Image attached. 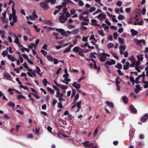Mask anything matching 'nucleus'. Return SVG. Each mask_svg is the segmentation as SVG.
<instances>
[{
  "instance_id": "1",
  "label": "nucleus",
  "mask_w": 148,
  "mask_h": 148,
  "mask_svg": "<svg viewBox=\"0 0 148 148\" xmlns=\"http://www.w3.org/2000/svg\"><path fill=\"white\" fill-rule=\"evenodd\" d=\"M48 3L46 0L44 2L40 3L39 5L43 10L45 11L50 8Z\"/></svg>"
},
{
  "instance_id": "2",
  "label": "nucleus",
  "mask_w": 148,
  "mask_h": 148,
  "mask_svg": "<svg viewBox=\"0 0 148 148\" xmlns=\"http://www.w3.org/2000/svg\"><path fill=\"white\" fill-rule=\"evenodd\" d=\"M60 14L61 15L59 17V21L61 23H64L65 21L67 20V18L66 16H65V14H63L62 13H60Z\"/></svg>"
},
{
  "instance_id": "3",
  "label": "nucleus",
  "mask_w": 148,
  "mask_h": 148,
  "mask_svg": "<svg viewBox=\"0 0 148 148\" xmlns=\"http://www.w3.org/2000/svg\"><path fill=\"white\" fill-rule=\"evenodd\" d=\"M82 144L86 148H89L92 146L94 144L92 143H89V141H86L84 142H83Z\"/></svg>"
},
{
  "instance_id": "4",
  "label": "nucleus",
  "mask_w": 148,
  "mask_h": 148,
  "mask_svg": "<svg viewBox=\"0 0 148 148\" xmlns=\"http://www.w3.org/2000/svg\"><path fill=\"white\" fill-rule=\"evenodd\" d=\"M105 54V53H102L99 54V56H100V61L101 62H104L105 61L106 59V57Z\"/></svg>"
},
{
  "instance_id": "5",
  "label": "nucleus",
  "mask_w": 148,
  "mask_h": 148,
  "mask_svg": "<svg viewBox=\"0 0 148 148\" xmlns=\"http://www.w3.org/2000/svg\"><path fill=\"white\" fill-rule=\"evenodd\" d=\"M63 77L66 78L64 79V80H62L61 81V82L66 84L68 85L69 84L68 82H70L71 81V79L69 78H67V77L66 74H64L63 76Z\"/></svg>"
},
{
  "instance_id": "6",
  "label": "nucleus",
  "mask_w": 148,
  "mask_h": 148,
  "mask_svg": "<svg viewBox=\"0 0 148 148\" xmlns=\"http://www.w3.org/2000/svg\"><path fill=\"white\" fill-rule=\"evenodd\" d=\"M106 17V15L103 14H100L97 16V18L100 21H101L102 19H105Z\"/></svg>"
},
{
  "instance_id": "7",
  "label": "nucleus",
  "mask_w": 148,
  "mask_h": 148,
  "mask_svg": "<svg viewBox=\"0 0 148 148\" xmlns=\"http://www.w3.org/2000/svg\"><path fill=\"white\" fill-rule=\"evenodd\" d=\"M148 118V114L146 113L144 114L143 116L141 117L140 121L143 122H145V121H147Z\"/></svg>"
},
{
  "instance_id": "8",
  "label": "nucleus",
  "mask_w": 148,
  "mask_h": 148,
  "mask_svg": "<svg viewBox=\"0 0 148 148\" xmlns=\"http://www.w3.org/2000/svg\"><path fill=\"white\" fill-rule=\"evenodd\" d=\"M126 47L125 45H121L119 47L120 49L119 52L121 54H123V52L124 50L126 49Z\"/></svg>"
},
{
  "instance_id": "9",
  "label": "nucleus",
  "mask_w": 148,
  "mask_h": 148,
  "mask_svg": "<svg viewBox=\"0 0 148 148\" xmlns=\"http://www.w3.org/2000/svg\"><path fill=\"white\" fill-rule=\"evenodd\" d=\"M136 42L137 45H140L141 46V44L145 45V40H137L136 41Z\"/></svg>"
},
{
  "instance_id": "10",
  "label": "nucleus",
  "mask_w": 148,
  "mask_h": 148,
  "mask_svg": "<svg viewBox=\"0 0 148 148\" xmlns=\"http://www.w3.org/2000/svg\"><path fill=\"white\" fill-rule=\"evenodd\" d=\"M72 85L76 89H79L81 86V85L80 84H77V82H73V84H72Z\"/></svg>"
},
{
  "instance_id": "11",
  "label": "nucleus",
  "mask_w": 148,
  "mask_h": 148,
  "mask_svg": "<svg viewBox=\"0 0 148 148\" xmlns=\"http://www.w3.org/2000/svg\"><path fill=\"white\" fill-rule=\"evenodd\" d=\"M111 62L109 61H107L105 63V65L108 64L109 65H112V64H115V61L114 60L111 59Z\"/></svg>"
},
{
  "instance_id": "12",
  "label": "nucleus",
  "mask_w": 148,
  "mask_h": 148,
  "mask_svg": "<svg viewBox=\"0 0 148 148\" xmlns=\"http://www.w3.org/2000/svg\"><path fill=\"white\" fill-rule=\"evenodd\" d=\"M8 59L11 60V62H13L16 60V58H14V57L12 56L11 55L8 54L7 56Z\"/></svg>"
},
{
  "instance_id": "13",
  "label": "nucleus",
  "mask_w": 148,
  "mask_h": 148,
  "mask_svg": "<svg viewBox=\"0 0 148 148\" xmlns=\"http://www.w3.org/2000/svg\"><path fill=\"white\" fill-rule=\"evenodd\" d=\"M130 110L132 112L135 113L137 112V110L136 109L134 108V106L132 105H130Z\"/></svg>"
},
{
  "instance_id": "14",
  "label": "nucleus",
  "mask_w": 148,
  "mask_h": 148,
  "mask_svg": "<svg viewBox=\"0 0 148 148\" xmlns=\"http://www.w3.org/2000/svg\"><path fill=\"white\" fill-rule=\"evenodd\" d=\"M56 30L60 33L63 36L65 34V31L64 29H59L57 28Z\"/></svg>"
},
{
  "instance_id": "15",
  "label": "nucleus",
  "mask_w": 148,
  "mask_h": 148,
  "mask_svg": "<svg viewBox=\"0 0 148 148\" xmlns=\"http://www.w3.org/2000/svg\"><path fill=\"white\" fill-rule=\"evenodd\" d=\"M91 21L92 23V25L95 26H101L100 25L98 24L97 23V21L95 20L92 19Z\"/></svg>"
},
{
  "instance_id": "16",
  "label": "nucleus",
  "mask_w": 148,
  "mask_h": 148,
  "mask_svg": "<svg viewBox=\"0 0 148 148\" xmlns=\"http://www.w3.org/2000/svg\"><path fill=\"white\" fill-rule=\"evenodd\" d=\"M106 104L108 106L112 108L114 107V105L112 102H110L108 101L106 102Z\"/></svg>"
},
{
  "instance_id": "17",
  "label": "nucleus",
  "mask_w": 148,
  "mask_h": 148,
  "mask_svg": "<svg viewBox=\"0 0 148 148\" xmlns=\"http://www.w3.org/2000/svg\"><path fill=\"white\" fill-rule=\"evenodd\" d=\"M23 65L25 68L27 69V71L30 72H32V70L31 69H30L28 68V67L27 66V64L25 62L23 64Z\"/></svg>"
},
{
  "instance_id": "18",
  "label": "nucleus",
  "mask_w": 148,
  "mask_h": 148,
  "mask_svg": "<svg viewBox=\"0 0 148 148\" xmlns=\"http://www.w3.org/2000/svg\"><path fill=\"white\" fill-rule=\"evenodd\" d=\"M64 96V94L61 93L59 97V100L60 102H62V101H65V99L63 98V97Z\"/></svg>"
},
{
  "instance_id": "19",
  "label": "nucleus",
  "mask_w": 148,
  "mask_h": 148,
  "mask_svg": "<svg viewBox=\"0 0 148 148\" xmlns=\"http://www.w3.org/2000/svg\"><path fill=\"white\" fill-rule=\"evenodd\" d=\"M122 100L126 104L128 102V99L125 95H124L123 97Z\"/></svg>"
},
{
  "instance_id": "20",
  "label": "nucleus",
  "mask_w": 148,
  "mask_h": 148,
  "mask_svg": "<svg viewBox=\"0 0 148 148\" xmlns=\"http://www.w3.org/2000/svg\"><path fill=\"white\" fill-rule=\"evenodd\" d=\"M131 32L132 33V36H134L136 35L138 33V32L136 30H135L133 29H131Z\"/></svg>"
},
{
  "instance_id": "21",
  "label": "nucleus",
  "mask_w": 148,
  "mask_h": 148,
  "mask_svg": "<svg viewBox=\"0 0 148 148\" xmlns=\"http://www.w3.org/2000/svg\"><path fill=\"white\" fill-rule=\"evenodd\" d=\"M47 2L48 3H50L52 5H54L56 3V0H47Z\"/></svg>"
},
{
  "instance_id": "22",
  "label": "nucleus",
  "mask_w": 148,
  "mask_h": 148,
  "mask_svg": "<svg viewBox=\"0 0 148 148\" xmlns=\"http://www.w3.org/2000/svg\"><path fill=\"white\" fill-rule=\"evenodd\" d=\"M81 49L79 47L76 46L73 49V51L75 52H79V50Z\"/></svg>"
},
{
  "instance_id": "23",
  "label": "nucleus",
  "mask_w": 148,
  "mask_h": 148,
  "mask_svg": "<svg viewBox=\"0 0 148 148\" xmlns=\"http://www.w3.org/2000/svg\"><path fill=\"white\" fill-rule=\"evenodd\" d=\"M46 57L49 61L52 62L53 61V58L52 56L49 55H47V56Z\"/></svg>"
},
{
  "instance_id": "24",
  "label": "nucleus",
  "mask_w": 148,
  "mask_h": 148,
  "mask_svg": "<svg viewBox=\"0 0 148 148\" xmlns=\"http://www.w3.org/2000/svg\"><path fill=\"white\" fill-rule=\"evenodd\" d=\"M79 97V95L78 93H77L75 97V100L72 104H75L76 103V101L78 100Z\"/></svg>"
},
{
  "instance_id": "25",
  "label": "nucleus",
  "mask_w": 148,
  "mask_h": 148,
  "mask_svg": "<svg viewBox=\"0 0 148 148\" xmlns=\"http://www.w3.org/2000/svg\"><path fill=\"white\" fill-rule=\"evenodd\" d=\"M129 60L132 62H136V60L134 58L133 56H132L129 58Z\"/></svg>"
},
{
  "instance_id": "26",
  "label": "nucleus",
  "mask_w": 148,
  "mask_h": 148,
  "mask_svg": "<svg viewBox=\"0 0 148 148\" xmlns=\"http://www.w3.org/2000/svg\"><path fill=\"white\" fill-rule=\"evenodd\" d=\"M115 67L119 69H122V66L120 64L117 63L116 65L115 66Z\"/></svg>"
},
{
  "instance_id": "27",
  "label": "nucleus",
  "mask_w": 148,
  "mask_h": 148,
  "mask_svg": "<svg viewBox=\"0 0 148 148\" xmlns=\"http://www.w3.org/2000/svg\"><path fill=\"white\" fill-rule=\"evenodd\" d=\"M8 49V48H7V50L6 51H4L2 53V55L3 57H5L6 55L8 53V52L7 50Z\"/></svg>"
},
{
  "instance_id": "28",
  "label": "nucleus",
  "mask_w": 148,
  "mask_h": 148,
  "mask_svg": "<svg viewBox=\"0 0 148 148\" xmlns=\"http://www.w3.org/2000/svg\"><path fill=\"white\" fill-rule=\"evenodd\" d=\"M42 83L45 86H47V83H49L47 82L46 79V78L43 79L42 80Z\"/></svg>"
},
{
  "instance_id": "29",
  "label": "nucleus",
  "mask_w": 148,
  "mask_h": 148,
  "mask_svg": "<svg viewBox=\"0 0 148 148\" xmlns=\"http://www.w3.org/2000/svg\"><path fill=\"white\" fill-rule=\"evenodd\" d=\"M21 51L22 52H24V50H25L26 51H27V52H29L30 50L28 48H25L24 47H22L21 49Z\"/></svg>"
},
{
  "instance_id": "30",
  "label": "nucleus",
  "mask_w": 148,
  "mask_h": 148,
  "mask_svg": "<svg viewBox=\"0 0 148 148\" xmlns=\"http://www.w3.org/2000/svg\"><path fill=\"white\" fill-rule=\"evenodd\" d=\"M14 35L16 37L14 41V42L17 44L18 43H19L18 39L15 34H14Z\"/></svg>"
},
{
  "instance_id": "31",
  "label": "nucleus",
  "mask_w": 148,
  "mask_h": 148,
  "mask_svg": "<svg viewBox=\"0 0 148 148\" xmlns=\"http://www.w3.org/2000/svg\"><path fill=\"white\" fill-rule=\"evenodd\" d=\"M26 18L27 21H28L29 19H30L31 20H33L35 19L34 17L31 15H29V16H27Z\"/></svg>"
},
{
  "instance_id": "32",
  "label": "nucleus",
  "mask_w": 148,
  "mask_h": 148,
  "mask_svg": "<svg viewBox=\"0 0 148 148\" xmlns=\"http://www.w3.org/2000/svg\"><path fill=\"white\" fill-rule=\"evenodd\" d=\"M79 31V30L78 29H74L72 32V34H77L78 33Z\"/></svg>"
},
{
  "instance_id": "33",
  "label": "nucleus",
  "mask_w": 148,
  "mask_h": 148,
  "mask_svg": "<svg viewBox=\"0 0 148 148\" xmlns=\"http://www.w3.org/2000/svg\"><path fill=\"white\" fill-rule=\"evenodd\" d=\"M143 55H141L140 56L138 55L137 56V57L138 59V61H141L143 59V58L142 57Z\"/></svg>"
},
{
  "instance_id": "34",
  "label": "nucleus",
  "mask_w": 148,
  "mask_h": 148,
  "mask_svg": "<svg viewBox=\"0 0 148 148\" xmlns=\"http://www.w3.org/2000/svg\"><path fill=\"white\" fill-rule=\"evenodd\" d=\"M33 27L37 32H39L40 31V28H38L37 26L34 25H33Z\"/></svg>"
},
{
  "instance_id": "35",
  "label": "nucleus",
  "mask_w": 148,
  "mask_h": 148,
  "mask_svg": "<svg viewBox=\"0 0 148 148\" xmlns=\"http://www.w3.org/2000/svg\"><path fill=\"white\" fill-rule=\"evenodd\" d=\"M96 10V8L95 7H93L91 8L89 10V12H92Z\"/></svg>"
},
{
  "instance_id": "36",
  "label": "nucleus",
  "mask_w": 148,
  "mask_h": 148,
  "mask_svg": "<svg viewBox=\"0 0 148 148\" xmlns=\"http://www.w3.org/2000/svg\"><path fill=\"white\" fill-rule=\"evenodd\" d=\"M25 99V97L22 95H19L17 96V99L18 100H20L21 99Z\"/></svg>"
},
{
  "instance_id": "37",
  "label": "nucleus",
  "mask_w": 148,
  "mask_h": 148,
  "mask_svg": "<svg viewBox=\"0 0 148 148\" xmlns=\"http://www.w3.org/2000/svg\"><path fill=\"white\" fill-rule=\"evenodd\" d=\"M114 45L112 43H109L107 45V47L108 48H111L113 47Z\"/></svg>"
},
{
  "instance_id": "38",
  "label": "nucleus",
  "mask_w": 148,
  "mask_h": 148,
  "mask_svg": "<svg viewBox=\"0 0 148 148\" xmlns=\"http://www.w3.org/2000/svg\"><path fill=\"white\" fill-rule=\"evenodd\" d=\"M8 106L11 107H14L15 106L14 103H12L11 101H10L8 103Z\"/></svg>"
},
{
  "instance_id": "39",
  "label": "nucleus",
  "mask_w": 148,
  "mask_h": 148,
  "mask_svg": "<svg viewBox=\"0 0 148 148\" xmlns=\"http://www.w3.org/2000/svg\"><path fill=\"white\" fill-rule=\"evenodd\" d=\"M4 76L5 77L7 78V79H8L9 78H10L11 77L10 75L8 73H5L4 75Z\"/></svg>"
},
{
  "instance_id": "40",
  "label": "nucleus",
  "mask_w": 148,
  "mask_h": 148,
  "mask_svg": "<svg viewBox=\"0 0 148 148\" xmlns=\"http://www.w3.org/2000/svg\"><path fill=\"white\" fill-rule=\"evenodd\" d=\"M98 32L99 33V34L101 36H104L103 30H99L98 31Z\"/></svg>"
},
{
  "instance_id": "41",
  "label": "nucleus",
  "mask_w": 148,
  "mask_h": 148,
  "mask_svg": "<svg viewBox=\"0 0 148 148\" xmlns=\"http://www.w3.org/2000/svg\"><path fill=\"white\" fill-rule=\"evenodd\" d=\"M47 89L52 94H54V91L52 89L48 87H47Z\"/></svg>"
},
{
  "instance_id": "42",
  "label": "nucleus",
  "mask_w": 148,
  "mask_h": 148,
  "mask_svg": "<svg viewBox=\"0 0 148 148\" xmlns=\"http://www.w3.org/2000/svg\"><path fill=\"white\" fill-rule=\"evenodd\" d=\"M99 128V126H98L95 129L94 133V136H95L96 135H97Z\"/></svg>"
},
{
  "instance_id": "43",
  "label": "nucleus",
  "mask_w": 148,
  "mask_h": 148,
  "mask_svg": "<svg viewBox=\"0 0 148 148\" xmlns=\"http://www.w3.org/2000/svg\"><path fill=\"white\" fill-rule=\"evenodd\" d=\"M59 86L61 87L63 90H65L68 88L67 86H64L62 85H60Z\"/></svg>"
},
{
  "instance_id": "44",
  "label": "nucleus",
  "mask_w": 148,
  "mask_h": 148,
  "mask_svg": "<svg viewBox=\"0 0 148 148\" xmlns=\"http://www.w3.org/2000/svg\"><path fill=\"white\" fill-rule=\"evenodd\" d=\"M145 57L146 58L147 60H148V55L147 54V53H148V47H147L145 49Z\"/></svg>"
},
{
  "instance_id": "45",
  "label": "nucleus",
  "mask_w": 148,
  "mask_h": 148,
  "mask_svg": "<svg viewBox=\"0 0 148 148\" xmlns=\"http://www.w3.org/2000/svg\"><path fill=\"white\" fill-rule=\"evenodd\" d=\"M83 21H86L87 22L89 21V20L88 18V16H87L84 17Z\"/></svg>"
},
{
  "instance_id": "46",
  "label": "nucleus",
  "mask_w": 148,
  "mask_h": 148,
  "mask_svg": "<svg viewBox=\"0 0 148 148\" xmlns=\"http://www.w3.org/2000/svg\"><path fill=\"white\" fill-rule=\"evenodd\" d=\"M81 101H79L77 103V107L79 109H80L81 108V106H80V105L81 104Z\"/></svg>"
},
{
  "instance_id": "47",
  "label": "nucleus",
  "mask_w": 148,
  "mask_h": 148,
  "mask_svg": "<svg viewBox=\"0 0 148 148\" xmlns=\"http://www.w3.org/2000/svg\"><path fill=\"white\" fill-rule=\"evenodd\" d=\"M90 40H94L97 42V40H96L94 37V34L92 35L90 38Z\"/></svg>"
},
{
  "instance_id": "48",
  "label": "nucleus",
  "mask_w": 148,
  "mask_h": 148,
  "mask_svg": "<svg viewBox=\"0 0 148 148\" xmlns=\"http://www.w3.org/2000/svg\"><path fill=\"white\" fill-rule=\"evenodd\" d=\"M13 20L14 23H16L17 22L16 17V15L12 16Z\"/></svg>"
},
{
  "instance_id": "49",
  "label": "nucleus",
  "mask_w": 148,
  "mask_h": 148,
  "mask_svg": "<svg viewBox=\"0 0 148 148\" xmlns=\"http://www.w3.org/2000/svg\"><path fill=\"white\" fill-rule=\"evenodd\" d=\"M40 52L42 53L44 56H46L47 53L44 50H41Z\"/></svg>"
},
{
  "instance_id": "50",
  "label": "nucleus",
  "mask_w": 148,
  "mask_h": 148,
  "mask_svg": "<svg viewBox=\"0 0 148 148\" xmlns=\"http://www.w3.org/2000/svg\"><path fill=\"white\" fill-rule=\"evenodd\" d=\"M76 91L74 89H72V95L71 96V97H73L76 94Z\"/></svg>"
},
{
  "instance_id": "51",
  "label": "nucleus",
  "mask_w": 148,
  "mask_h": 148,
  "mask_svg": "<svg viewBox=\"0 0 148 148\" xmlns=\"http://www.w3.org/2000/svg\"><path fill=\"white\" fill-rule=\"evenodd\" d=\"M21 88H23L24 90H28V87L26 86H23L22 85H20L19 86Z\"/></svg>"
},
{
  "instance_id": "52",
  "label": "nucleus",
  "mask_w": 148,
  "mask_h": 148,
  "mask_svg": "<svg viewBox=\"0 0 148 148\" xmlns=\"http://www.w3.org/2000/svg\"><path fill=\"white\" fill-rule=\"evenodd\" d=\"M118 39L119 42L120 43L122 44H123L124 43L123 40L121 38L119 37Z\"/></svg>"
},
{
  "instance_id": "53",
  "label": "nucleus",
  "mask_w": 148,
  "mask_h": 148,
  "mask_svg": "<svg viewBox=\"0 0 148 148\" xmlns=\"http://www.w3.org/2000/svg\"><path fill=\"white\" fill-rule=\"evenodd\" d=\"M35 45L34 44L32 43H30L29 45L28 46V47L29 48L32 49L34 46L35 47Z\"/></svg>"
},
{
  "instance_id": "54",
  "label": "nucleus",
  "mask_w": 148,
  "mask_h": 148,
  "mask_svg": "<svg viewBox=\"0 0 148 148\" xmlns=\"http://www.w3.org/2000/svg\"><path fill=\"white\" fill-rule=\"evenodd\" d=\"M71 50V49L69 47H67L64 51L63 53H66L67 52H69Z\"/></svg>"
},
{
  "instance_id": "55",
  "label": "nucleus",
  "mask_w": 148,
  "mask_h": 148,
  "mask_svg": "<svg viewBox=\"0 0 148 148\" xmlns=\"http://www.w3.org/2000/svg\"><path fill=\"white\" fill-rule=\"evenodd\" d=\"M124 16L123 15H119L118 16V19L119 20H121L123 19Z\"/></svg>"
},
{
  "instance_id": "56",
  "label": "nucleus",
  "mask_w": 148,
  "mask_h": 148,
  "mask_svg": "<svg viewBox=\"0 0 148 148\" xmlns=\"http://www.w3.org/2000/svg\"><path fill=\"white\" fill-rule=\"evenodd\" d=\"M58 107L61 109L62 108V104L61 102H60L58 103Z\"/></svg>"
},
{
  "instance_id": "57",
  "label": "nucleus",
  "mask_w": 148,
  "mask_h": 148,
  "mask_svg": "<svg viewBox=\"0 0 148 148\" xmlns=\"http://www.w3.org/2000/svg\"><path fill=\"white\" fill-rule=\"evenodd\" d=\"M112 54L114 56V57L116 58V59H119L118 57L116 56V54L115 53L112 52L111 51V52Z\"/></svg>"
},
{
  "instance_id": "58",
  "label": "nucleus",
  "mask_w": 148,
  "mask_h": 148,
  "mask_svg": "<svg viewBox=\"0 0 148 148\" xmlns=\"http://www.w3.org/2000/svg\"><path fill=\"white\" fill-rule=\"evenodd\" d=\"M32 14L34 17L36 18L38 17V16L36 14V12L34 10L33 12L32 13Z\"/></svg>"
},
{
  "instance_id": "59",
  "label": "nucleus",
  "mask_w": 148,
  "mask_h": 148,
  "mask_svg": "<svg viewBox=\"0 0 148 148\" xmlns=\"http://www.w3.org/2000/svg\"><path fill=\"white\" fill-rule=\"evenodd\" d=\"M62 68L61 67H60V68L57 71H56V74L57 75H58L60 72L62 70Z\"/></svg>"
},
{
  "instance_id": "60",
  "label": "nucleus",
  "mask_w": 148,
  "mask_h": 148,
  "mask_svg": "<svg viewBox=\"0 0 148 148\" xmlns=\"http://www.w3.org/2000/svg\"><path fill=\"white\" fill-rule=\"evenodd\" d=\"M68 10V9L66 8H64L62 10L63 11V14H65L67 12V11Z\"/></svg>"
},
{
  "instance_id": "61",
  "label": "nucleus",
  "mask_w": 148,
  "mask_h": 148,
  "mask_svg": "<svg viewBox=\"0 0 148 148\" xmlns=\"http://www.w3.org/2000/svg\"><path fill=\"white\" fill-rule=\"evenodd\" d=\"M56 8L58 9V10H60L63 8V6L61 5H60L58 6H56Z\"/></svg>"
},
{
  "instance_id": "62",
  "label": "nucleus",
  "mask_w": 148,
  "mask_h": 148,
  "mask_svg": "<svg viewBox=\"0 0 148 148\" xmlns=\"http://www.w3.org/2000/svg\"><path fill=\"white\" fill-rule=\"evenodd\" d=\"M89 57L90 58H96V57L93 54V53H91L90 55V56H89Z\"/></svg>"
},
{
  "instance_id": "63",
  "label": "nucleus",
  "mask_w": 148,
  "mask_h": 148,
  "mask_svg": "<svg viewBox=\"0 0 148 148\" xmlns=\"http://www.w3.org/2000/svg\"><path fill=\"white\" fill-rule=\"evenodd\" d=\"M65 14L66 16V17L67 18L68 17H70V16H71L70 14H69V12H67L66 13H65Z\"/></svg>"
},
{
  "instance_id": "64",
  "label": "nucleus",
  "mask_w": 148,
  "mask_h": 148,
  "mask_svg": "<svg viewBox=\"0 0 148 148\" xmlns=\"http://www.w3.org/2000/svg\"><path fill=\"white\" fill-rule=\"evenodd\" d=\"M75 10L74 9H72L70 11L71 13V14H74L75 12Z\"/></svg>"
}]
</instances>
